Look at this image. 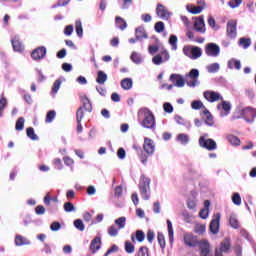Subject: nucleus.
<instances>
[{
  "mask_svg": "<svg viewBox=\"0 0 256 256\" xmlns=\"http://www.w3.org/2000/svg\"><path fill=\"white\" fill-rule=\"evenodd\" d=\"M138 123L144 129H155V115L149 108H140L138 111Z\"/></svg>",
  "mask_w": 256,
  "mask_h": 256,
  "instance_id": "nucleus-1",
  "label": "nucleus"
},
{
  "mask_svg": "<svg viewBox=\"0 0 256 256\" xmlns=\"http://www.w3.org/2000/svg\"><path fill=\"white\" fill-rule=\"evenodd\" d=\"M139 191L144 201H149L151 198V179L142 175L139 182Z\"/></svg>",
  "mask_w": 256,
  "mask_h": 256,
  "instance_id": "nucleus-2",
  "label": "nucleus"
},
{
  "mask_svg": "<svg viewBox=\"0 0 256 256\" xmlns=\"http://www.w3.org/2000/svg\"><path fill=\"white\" fill-rule=\"evenodd\" d=\"M185 81L188 87H197V85H199V70L192 69L188 74H186Z\"/></svg>",
  "mask_w": 256,
  "mask_h": 256,
  "instance_id": "nucleus-3",
  "label": "nucleus"
},
{
  "mask_svg": "<svg viewBox=\"0 0 256 256\" xmlns=\"http://www.w3.org/2000/svg\"><path fill=\"white\" fill-rule=\"evenodd\" d=\"M171 59V56L169 55V51H167L165 48H162L160 50V53L155 55L152 58V63L154 65H162V63H167Z\"/></svg>",
  "mask_w": 256,
  "mask_h": 256,
  "instance_id": "nucleus-4",
  "label": "nucleus"
},
{
  "mask_svg": "<svg viewBox=\"0 0 256 256\" xmlns=\"http://www.w3.org/2000/svg\"><path fill=\"white\" fill-rule=\"evenodd\" d=\"M156 14L159 19H162V21H169L171 17L173 16V13L167 9L163 4H157L156 6Z\"/></svg>",
  "mask_w": 256,
  "mask_h": 256,
  "instance_id": "nucleus-5",
  "label": "nucleus"
},
{
  "mask_svg": "<svg viewBox=\"0 0 256 256\" xmlns=\"http://www.w3.org/2000/svg\"><path fill=\"white\" fill-rule=\"evenodd\" d=\"M183 53L190 59H199L203 52L199 47L184 46Z\"/></svg>",
  "mask_w": 256,
  "mask_h": 256,
  "instance_id": "nucleus-6",
  "label": "nucleus"
},
{
  "mask_svg": "<svg viewBox=\"0 0 256 256\" xmlns=\"http://www.w3.org/2000/svg\"><path fill=\"white\" fill-rule=\"evenodd\" d=\"M242 119H245L247 123H253L255 121L256 117V109L251 108V107H246L241 110L240 113Z\"/></svg>",
  "mask_w": 256,
  "mask_h": 256,
  "instance_id": "nucleus-7",
  "label": "nucleus"
},
{
  "mask_svg": "<svg viewBox=\"0 0 256 256\" xmlns=\"http://www.w3.org/2000/svg\"><path fill=\"white\" fill-rule=\"evenodd\" d=\"M204 99H206V101H208L209 103H215L217 101H223V96L221 95V93L216 92V91H205L203 93Z\"/></svg>",
  "mask_w": 256,
  "mask_h": 256,
  "instance_id": "nucleus-8",
  "label": "nucleus"
},
{
  "mask_svg": "<svg viewBox=\"0 0 256 256\" xmlns=\"http://www.w3.org/2000/svg\"><path fill=\"white\" fill-rule=\"evenodd\" d=\"M227 37L235 39L237 37V20H229L226 28Z\"/></svg>",
  "mask_w": 256,
  "mask_h": 256,
  "instance_id": "nucleus-9",
  "label": "nucleus"
},
{
  "mask_svg": "<svg viewBox=\"0 0 256 256\" xmlns=\"http://www.w3.org/2000/svg\"><path fill=\"white\" fill-rule=\"evenodd\" d=\"M199 145L204 147V149H208V151H215L217 149V143L213 139H205V136L200 137Z\"/></svg>",
  "mask_w": 256,
  "mask_h": 256,
  "instance_id": "nucleus-10",
  "label": "nucleus"
},
{
  "mask_svg": "<svg viewBox=\"0 0 256 256\" xmlns=\"http://www.w3.org/2000/svg\"><path fill=\"white\" fill-rule=\"evenodd\" d=\"M199 4L200 5L198 6L188 4L186 6V11H188V13H191L192 15H199V13H202L203 9H205V1H200Z\"/></svg>",
  "mask_w": 256,
  "mask_h": 256,
  "instance_id": "nucleus-11",
  "label": "nucleus"
},
{
  "mask_svg": "<svg viewBox=\"0 0 256 256\" xmlns=\"http://www.w3.org/2000/svg\"><path fill=\"white\" fill-rule=\"evenodd\" d=\"M217 110L220 111V117H227L231 113V103L223 101L217 105Z\"/></svg>",
  "mask_w": 256,
  "mask_h": 256,
  "instance_id": "nucleus-12",
  "label": "nucleus"
},
{
  "mask_svg": "<svg viewBox=\"0 0 256 256\" xmlns=\"http://www.w3.org/2000/svg\"><path fill=\"white\" fill-rule=\"evenodd\" d=\"M184 244L187 247H197L199 245V240H197V236L192 233L184 234Z\"/></svg>",
  "mask_w": 256,
  "mask_h": 256,
  "instance_id": "nucleus-13",
  "label": "nucleus"
},
{
  "mask_svg": "<svg viewBox=\"0 0 256 256\" xmlns=\"http://www.w3.org/2000/svg\"><path fill=\"white\" fill-rule=\"evenodd\" d=\"M219 221H221V214L216 213L214 215V218L210 222V227H209V229H210L211 233H213V235H217V233H219Z\"/></svg>",
  "mask_w": 256,
  "mask_h": 256,
  "instance_id": "nucleus-14",
  "label": "nucleus"
},
{
  "mask_svg": "<svg viewBox=\"0 0 256 256\" xmlns=\"http://www.w3.org/2000/svg\"><path fill=\"white\" fill-rule=\"evenodd\" d=\"M143 149L147 155H153L155 153V142L150 138H144Z\"/></svg>",
  "mask_w": 256,
  "mask_h": 256,
  "instance_id": "nucleus-15",
  "label": "nucleus"
},
{
  "mask_svg": "<svg viewBox=\"0 0 256 256\" xmlns=\"http://www.w3.org/2000/svg\"><path fill=\"white\" fill-rule=\"evenodd\" d=\"M47 55V49L43 46L36 48L32 54L31 57L34 59V61H39L40 59H43Z\"/></svg>",
  "mask_w": 256,
  "mask_h": 256,
  "instance_id": "nucleus-16",
  "label": "nucleus"
},
{
  "mask_svg": "<svg viewBox=\"0 0 256 256\" xmlns=\"http://www.w3.org/2000/svg\"><path fill=\"white\" fill-rule=\"evenodd\" d=\"M194 29L198 33H205V19L203 16L196 18L194 21Z\"/></svg>",
  "mask_w": 256,
  "mask_h": 256,
  "instance_id": "nucleus-17",
  "label": "nucleus"
},
{
  "mask_svg": "<svg viewBox=\"0 0 256 256\" xmlns=\"http://www.w3.org/2000/svg\"><path fill=\"white\" fill-rule=\"evenodd\" d=\"M220 53V48L217 44L210 43L206 47V54L210 57H217Z\"/></svg>",
  "mask_w": 256,
  "mask_h": 256,
  "instance_id": "nucleus-18",
  "label": "nucleus"
},
{
  "mask_svg": "<svg viewBox=\"0 0 256 256\" xmlns=\"http://www.w3.org/2000/svg\"><path fill=\"white\" fill-rule=\"evenodd\" d=\"M170 81L175 85V87H185V79L179 74H172L170 76Z\"/></svg>",
  "mask_w": 256,
  "mask_h": 256,
  "instance_id": "nucleus-19",
  "label": "nucleus"
},
{
  "mask_svg": "<svg viewBox=\"0 0 256 256\" xmlns=\"http://www.w3.org/2000/svg\"><path fill=\"white\" fill-rule=\"evenodd\" d=\"M229 247H231V243L229 242V239H225L221 243L220 249H216V254L215 256H223L222 253H225L226 251H229Z\"/></svg>",
  "mask_w": 256,
  "mask_h": 256,
  "instance_id": "nucleus-20",
  "label": "nucleus"
},
{
  "mask_svg": "<svg viewBox=\"0 0 256 256\" xmlns=\"http://www.w3.org/2000/svg\"><path fill=\"white\" fill-rule=\"evenodd\" d=\"M11 43H12L14 51H17L18 53H21V51H23V49H25V47L23 46V43H21V40H19V36H15L11 40Z\"/></svg>",
  "mask_w": 256,
  "mask_h": 256,
  "instance_id": "nucleus-21",
  "label": "nucleus"
},
{
  "mask_svg": "<svg viewBox=\"0 0 256 256\" xmlns=\"http://www.w3.org/2000/svg\"><path fill=\"white\" fill-rule=\"evenodd\" d=\"M99 249H101V238L96 237L91 241L90 251L92 253H97V251H99Z\"/></svg>",
  "mask_w": 256,
  "mask_h": 256,
  "instance_id": "nucleus-22",
  "label": "nucleus"
},
{
  "mask_svg": "<svg viewBox=\"0 0 256 256\" xmlns=\"http://www.w3.org/2000/svg\"><path fill=\"white\" fill-rule=\"evenodd\" d=\"M198 245L201 249V256L209 255V242L207 240L198 241Z\"/></svg>",
  "mask_w": 256,
  "mask_h": 256,
  "instance_id": "nucleus-23",
  "label": "nucleus"
},
{
  "mask_svg": "<svg viewBox=\"0 0 256 256\" xmlns=\"http://www.w3.org/2000/svg\"><path fill=\"white\" fill-rule=\"evenodd\" d=\"M210 205H211V202H209V200H206L204 202V209H202L199 213V216L201 217V219H207V217H209Z\"/></svg>",
  "mask_w": 256,
  "mask_h": 256,
  "instance_id": "nucleus-24",
  "label": "nucleus"
},
{
  "mask_svg": "<svg viewBox=\"0 0 256 256\" xmlns=\"http://www.w3.org/2000/svg\"><path fill=\"white\" fill-rule=\"evenodd\" d=\"M15 245L17 247H21L23 245H31V242L27 240V238L21 236V235H16L15 237Z\"/></svg>",
  "mask_w": 256,
  "mask_h": 256,
  "instance_id": "nucleus-25",
  "label": "nucleus"
},
{
  "mask_svg": "<svg viewBox=\"0 0 256 256\" xmlns=\"http://www.w3.org/2000/svg\"><path fill=\"white\" fill-rule=\"evenodd\" d=\"M203 115L205 117V123L206 125H209V127H213L214 121H213V115H211V112L207 110L206 108L203 110Z\"/></svg>",
  "mask_w": 256,
  "mask_h": 256,
  "instance_id": "nucleus-26",
  "label": "nucleus"
},
{
  "mask_svg": "<svg viewBox=\"0 0 256 256\" xmlns=\"http://www.w3.org/2000/svg\"><path fill=\"white\" fill-rule=\"evenodd\" d=\"M228 69H236L237 71H240L241 69V61L237 60L235 58H232L228 61Z\"/></svg>",
  "mask_w": 256,
  "mask_h": 256,
  "instance_id": "nucleus-27",
  "label": "nucleus"
},
{
  "mask_svg": "<svg viewBox=\"0 0 256 256\" xmlns=\"http://www.w3.org/2000/svg\"><path fill=\"white\" fill-rule=\"evenodd\" d=\"M147 32L145 31V28L138 27L136 29V39L137 41H143V39H147Z\"/></svg>",
  "mask_w": 256,
  "mask_h": 256,
  "instance_id": "nucleus-28",
  "label": "nucleus"
},
{
  "mask_svg": "<svg viewBox=\"0 0 256 256\" xmlns=\"http://www.w3.org/2000/svg\"><path fill=\"white\" fill-rule=\"evenodd\" d=\"M115 25L118 29H121V31H125V29H127V22L119 16L115 18Z\"/></svg>",
  "mask_w": 256,
  "mask_h": 256,
  "instance_id": "nucleus-29",
  "label": "nucleus"
},
{
  "mask_svg": "<svg viewBox=\"0 0 256 256\" xmlns=\"http://www.w3.org/2000/svg\"><path fill=\"white\" fill-rule=\"evenodd\" d=\"M176 141L180 143V145H187V143H189V135L180 133L176 136Z\"/></svg>",
  "mask_w": 256,
  "mask_h": 256,
  "instance_id": "nucleus-30",
  "label": "nucleus"
},
{
  "mask_svg": "<svg viewBox=\"0 0 256 256\" xmlns=\"http://www.w3.org/2000/svg\"><path fill=\"white\" fill-rule=\"evenodd\" d=\"M121 87L125 91H129L133 87V80L131 78H125L121 81Z\"/></svg>",
  "mask_w": 256,
  "mask_h": 256,
  "instance_id": "nucleus-31",
  "label": "nucleus"
},
{
  "mask_svg": "<svg viewBox=\"0 0 256 256\" xmlns=\"http://www.w3.org/2000/svg\"><path fill=\"white\" fill-rule=\"evenodd\" d=\"M130 59L136 65H140V63H143V56H141V54H139L137 52H132Z\"/></svg>",
  "mask_w": 256,
  "mask_h": 256,
  "instance_id": "nucleus-32",
  "label": "nucleus"
},
{
  "mask_svg": "<svg viewBox=\"0 0 256 256\" xmlns=\"http://www.w3.org/2000/svg\"><path fill=\"white\" fill-rule=\"evenodd\" d=\"M114 223L115 225H117L118 229H125V225H127V218L125 216H122L120 218H117Z\"/></svg>",
  "mask_w": 256,
  "mask_h": 256,
  "instance_id": "nucleus-33",
  "label": "nucleus"
},
{
  "mask_svg": "<svg viewBox=\"0 0 256 256\" xmlns=\"http://www.w3.org/2000/svg\"><path fill=\"white\" fill-rule=\"evenodd\" d=\"M221 69L219 63H212L206 66V70L208 73H217Z\"/></svg>",
  "mask_w": 256,
  "mask_h": 256,
  "instance_id": "nucleus-34",
  "label": "nucleus"
},
{
  "mask_svg": "<svg viewBox=\"0 0 256 256\" xmlns=\"http://www.w3.org/2000/svg\"><path fill=\"white\" fill-rule=\"evenodd\" d=\"M106 81H107V75L105 74V72L98 71L96 82L99 83V85H105Z\"/></svg>",
  "mask_w": 256,
  "mask_h": 256,
  "instance_id": "nucleus-35",
  "label": "nucleus"
},
{
  "mask_svg": "<svg viewBox=\"0 0 256 256\" xmlns=\"http://www.w3.org/2000/svg\"><path fill=\"white\" fill-rule=\"evenodd\" d=\"M167 227H168V237L170 245H173V241H175L173 237V223L170 220H167Z\"/></svg>",
  "mask_w": 256,
  "mask_h": 256,
  "instance_id": "nucleus-36",
  "label": "nucleus"
},
{
  "mask_svg": "<svg viewBox=\"0 0 256 256\" xmlns=\"http://www.w3.org/2000/svg\"><path fill=\"white\" fill-rule=\"evenodd\" d=\"M124 249H125L126 253H128L129 255L135 253V245H133V243H131V241H126L124 243Z\"/></svg>",
  "mask_w": 256,
  "mask_h": 256,
  "instance_id": "nucleus-37",
  "label": "nucleus"
},
{
  "mask_svg": "<svg viewBox=\"0 0 256 256\" xmlns=\"http://www.w3.org/2000/svg\"><path fill=\"white\" fill-rule=\"evenodd\" d=\"M175 121L178 125H184L187 129H191V122L185 121L181 116H175Z\"/></svg>",
  "mask_w": 256,
  "mask_h": 256,
  "instance_id": "nucleus-38",
  "label": "nucleus"
},
{
  "mask_svg": "<svg viewBox=\"0 0 256 256\" xmlns=\"http://www.w3.org/2000/svg\"><path fill=\"white\" fill-rule=\"evenodd\" d=\"M7 108V98H0V119L3 117V113H5V109Z\"/></svg>",
  "mask_w": 256,
  "mask_h": 256,
  "instance_id": "nucleus-39",
  "label": "nucleus"
},
{
  "mask_svg": "<svg viewBox=\"0 0 256 256\" xmlns=\"http://www.w3.org/2000/svg\"><path fill=\"white\" fill-rule=\"evenodd\" d=\"M15 129L16 131H23V129H25V118H18V120L16 121Z\"/></svg>",
  "mask_w": 256,
  "mask_h": 256,
  "instance_id": "nucleus-40",
  "label": "nucleus"
},
{
  "mask_svg": "<svg viewBox=\"0 0 256 256\" xmlns=\"http://www.w3.org/2000/svg\"><path fill=\"white\" fill-rule=\"evenodd\" d=\"M75 29L78 37H83V24L81 23V20H77L75 23Z\"/></svg>",
  "mask_w": 256,
  "mask_h": 256,
  "instance_id": "nucleus-41",
  "label": "nucleus"
},
{
  "mask_svg": "<svg viewBox=\"0 0 256 256\" xmlns=\"http://www.w3.org/2000/svg\"><path fill=\"white\" fill-rule=\"evenodd\" d=\"M227 141L231 144V145H240L241 144V140H239L237 138V136H234V135H228L226 137Z\"/></svg>",
  "mask_w": 256,
  "mask_h": 256,
  "instance_id": "nucleus-42",
  "label": "nucleus"
},
{
  "mask_svg": "<svg viewBox=\"0 0 256 256\" xmlns=\"http://www.w3.org/2000/svg\"><path fill=\"white\" fill-rule=\"evenodd\" d=\"M206 231V226L205 224H199L197 223L195 225V228H194V232L197 233L198 235H203V233H205Z\"/></svg>",
  "mask_w": 256,
  "mask_h": 256,
  "instance_id": "nucleus-43",
  "label": "nucleus"
},
{
  "mask_svg": "<svg viewBox=\"0 0 256 256\" xmlns=\"http://www.w3.org/2000/svg\"><path fill=\"white\" fill-rule=\"evenodd\" d=\"M26 133H27V137H29V139H32V141H37L39 139L37 134H35V130L31 127L27 128Z\"/></svg>",
  "mask_w": 256,
  "mask_h": 256,
  "instance_id": "nucleus-44",
  "label": "nucleus"
},
{
  "mask_svg": "<svg viewBox=\"0 0 256 256\" xmlns=\"http://www.w3.org/2000/svg\"><path fill=\"white\" fill-rule=\"evenodd\" d=\"M239 45L244 49H248L251 46V39L249 38H240Z\"/></svg>",
  "mask_w": 256,
  "mask_h": 256,
  "instance_id": "nucleus-45",
  "label": "nucleus"
},
{
  "mask_svg": "<svg viewBox=\"0 0 256 256\" xmlns=\"http://www.w3.org/2000/svg\"><path fill=\"white\" fill-rule=\"evenodd\" d=\"M229 223L233 229H239V220H237V216L231 215Z\"/></svg>",
  "mask_w": 256,
  "mask_h": 256,
  "instance_id": "nucleus-46",
  "label": "nucleus"
},
{
  "mask_svg": "<svg viewBox=\"0 0 256 256\" xmlns=\"http://www.w3.org/2000/svg\"><path fill=\"white\" fill-rule=\"evenodd\" d=\"M85 110L83 109V107H80L77 112H76V121L77 123H81V121H83V117L85 116Z\"/></svg>",
  "mask_w": 256,
  "mask_h": 256,
  "instance_id": "nucleus-47",
  "label": "nucleus"
},
{
  "mask_svg": "<svg viewBox=\"0 0 256 256\" xmlns=\"http://www.w3.org/2000/svg\"><path fill=\"white\" fill-rule=\"evenodd\" d=\"M74 227L78 229V231H85V224L83 223V220L76 219L74 221Z\"/></svg>",
  "mask_w": 256,
  "mask_h": 256,
  "instance_id": "nucleus-48",
  "label": "nucleus"
},
{
  "mask_svg": "<svg viewBox=\"0 0 256 256\" xmlns=\"http://www.w3.org/2000/svg\"><path fill=\"white\" fill-rule=\"evenodd\" d=\"M108 235L110 237H117L119 235V228H116L115 225H112L108 228Z\"/></svg>",
  "mask_w": 256,
  "mask_h": 256,
  "instance_id": "nucleus-49",
  "label": "nucleus"
},
{
  "mask_svg": "<svg viewBox=\"0 0 256 256\" xmlns=\"http://www.w3.org/2000/svg\"><path fill=\"white\" fill-rule=\"evenodd\" d=\"M136 256H151L149 255V248L142 246L138 249Z\"/></svg>",
  "mask_w": 256,
  "mask_h": 256,
  "instance_id": "nucleus-50",
  "label": "nucleus"
},
{
  "mask_svg": "<svg viewBox=\"0 0 256 256\" xmlns=\"http://www.w3.org/2000/svg\"><path fill=\"white\" fill-rule=\"evenodd\" d=\"M188 209H195L197 207V198L192 197L187 200Z\"/></svg>",
  "mask_w": 256,
  "mask_h": 256,
  "instance_id": "nucleus-51",
  "label": "nucleus"
},
{
  "mask_svg": "<svg viewBox=\"0 0 256 256\" xmlns=\"http://www.w3.org/2000/svg\"><path fill=\"white\" fill-rule=\"evenodd\" d=\"M169 44L171 45L173 51H177V36L171 35L169 38Z\"/></svg>",
  "mask_w": 256,
  "mask_h": 256,
  "instance_id": "nucleus-52",
  "label": "nucleus"
},
{
  "mask_svg": "<svg viewBox=\"0 0 256 256\" xmlns=\"http://www.w3.org/2000/svg\"><path fill=\"white\" fill-rule=\"evenodd\" d=\"M154 29L156 33H163L165 31V23L159 21L155 24Z\"/></svg>",
  "mask_w": 256,
  "mask_h": 256,
  "instance_id": "nucleus-53",
  "label": "nucleus"
},
{
  "mask_svg": "<svg viewBox=\"0 0 256 256\" xmlns=\"http://www.w3.org/2000/svg\"><path fill=\"white\" fill-rule=\"evenodd\" d=\"M157 239L161 249H165L166 244H165V236L163 235V233L159 232L157 235Z\"/></svg>",
  "mask_w": 256,
  "mask_h": 256,
  "instance_id": "nucleus-54",
  "label": "nucleus"
},
{
  "mask_svg": "<svg viewBox=\"0 0 256 256\" xmlns=\"http://www.w3.org/2000/svg\"><path fill=\"white\" fill-rule=\"evenodd\" d=\"M191 107L194 110H199L203 109L205 106H203V102H201L200 100H195L191 103Z\"/></svg>",
  "mask_w": 256,
  "mask_h": 256,
  "instance_id": "nucleus-55",
  "label": "nucleus"
},
{
  "mask_svg": "<svg viewBox=\"0 0 256 256\" xmlns=\"http://www.w3.org/2000/svg\"><path fill=\"white\" fill-rule=\"evenodd\" d=\"M64 211H66V213H71L75 211V206L71 202H66L64 204Z\"/></svg>",
  "mask_w": 256,
  "mask_h": 256,
  "instance_id": "nucleus-56",
  "label": "nucleus"
},
{
  "mask_svg": "<svg viewBox=\"0 0 256 256\" xmlns=\"http://www.w3.org/2000/svg\"><path fill=\"white\" fill-rule=\"evenodd\" d=\"M61 89V80H56L52 86V93L55 95Z\"/></svg>",
  "mask_w": 256,
  "mask_h": 256,
  "instance_id": "nucleus-57",
  "label": "nucleus"
},
{
  "mask_svg": "<svg viewBox=\"0 0 256 256\" xmlns=\"http://www.w3.org/2000/svg\"><path fill=\"white\" fill-rule=\"evenodd\" d=\"M241 3H243V0H230L228 2V5L229 7H231V9H236V7H239Z\"/></svg>",
  "mask_w": 256,
  "mask_h": 256,
  "instance_id": "nucleus-58",
  "label": "nucleus"
},
{
  "mask_svg": "<svg viewBox=\"0 0 256 256\" xmlns=\"http://www.w3.org/2000/svg\"><path fill=\"white\" fill-rule=\"evenodd\" d=\"M84 111H91V102L89 101V98L83 99V107Z\"/></svg>",
  "mask_w": 256,
  "mask_h": 256,
  "instance_id": "nucleus-59",
  "label": "nucleus"
},
{
  "mask_svg": "<svg viewBox=\"0 0 256 256\" xmlns=\"http://www.w3.org/2000/svg\"><path fill=\"white\" fill-rule=\"evenodd\" d=\"M232 201L234 205H241V195H239V193H234L232 196Z\"/></svg>",
  "mask_w": 256,
  "mask_h": 256,
  "instance_id": "nucleus-60",
  "label": "nucleus"
},
{
  "mask_svg": "<svg viewBox=\"0 0 256 256\" xmlns=\"http://www.w3.org/2000/svg\"><path fill=\"white\" fill-rule=\"evenodd\" d=\"M136 239L139 243H142V241H145V233L141 230L136 231Z\"/></svg>",
  "mask_w": 256,
  "mask_h": 256,
  "instance_id": "nucleus-61",
  "label": "nucleus"
},
{
  "mask_svg": "<svg viewBox=\"0 0 256 256\" xmlns=\"http://www.w3.org/2000/svg\"><path fill=\"white\" fill-rule=\"evenodd\" d=\"M208 25H209L212 29H215V30L219 29V27L216 25L215 18L212 17V16H210V17L208 18Z\"/></svg>",
  "mask_w": 256,
  "mask_h": 256,
  "instance_id": "nucleus-62",
  "label": "nucleus"
},
{
  "mask_svg": "<svg viewBox=\"0 0 256 256\" xmlns=\"http://www.w3.org/2000/svg\"><path fill=\"white\" fill-rule=\"evenodd\" d=\"M53 119H55V111L51 110L48 112V114L46 116V123L53 122Z\"/></svg>",
  "mask_w": 256,
  "mask_h": 256,
  "instance_id": "nucleus-63",
  "label": "nucleus"
},
{
  "mask_svg": "<svg viewBox=\"0 0 256 256\" xmlns=\"http://www.w3.org/2000/svg\"><path fill=\"white\" fill-rule=\"evenodd\" d=\"M163 109L165 111V113H171L173 111V105H171V103L166 102L163 105Z\"/></svg>",
  "mask_w": 256,
  "mask_h": 256,
  "instance_id": "nucleus-64",
  "label": "nucleus"
}]
</instances>
